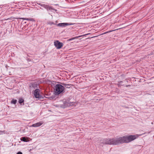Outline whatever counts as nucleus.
<instances>
[{"label": "nucleus", "instance_id": "nucleus-1", "mask_svg": "<svg viewBox=\"0 0 154 154\" xmlns=\"http://www.w3.org/2000/svg\"><path fill=\"white\" fill-rule=\"evenodd\" d=\"M142 134L126 135L117 137L112 139H106L101 140V143L105 144L119 145L124 143H129L137 138Z\"/></svg>", "mask_w": 154, "mask_h": 154}, {"label": "nucleus", "instance_id": "nucleus-2", "mask_svg": "<svg viewBox=\"0 0 154 154\" xmlns=\"http://www.w3.org/2000/svg\"><path fill=\"white\" fill-rule=\"evenodd\" d=\"M64 90L63 86L60 84L56 85L55 86L54 92L56 94H59L63 92Z\"/></svg>", "mask_w": 154, "mask_h": 154}, {"label": "nucleus", "instance_id": "nucleus-3", "mask_svg": "<svg viewBox=\"0 0 154 154\" xmlns=\"http://www.w3.org/2000/svg\"><path fill=\"white\" fill-rule=\"evenodd\" d=\"M54 44L57 49H60L63 45L62 43L60 42L58 40L54 42Z\"/></svg>", "mask_w": 154, "mask_h": 154}, {"label": "nucleus", "instance_id": "nucleus-4", "mask_svg": "<svg viewBox=\"0 0 154 154\" xmlns=\"http://www.w3.org/2000/svg\"><path fill=\"white\" fill-rule=\"evenodd\" d=\"M40 90L38 89H36L34 91V94L35 97L37 98H42V96L40 94Z\"/></svg>", "mask_w": 154, "mask_h": 154}, {"label": "nucleus", "instance_id": "nucleus-5", "mask_svg": "<svg viewBox=\"0 0 154 154\" xmlns=\"http://www.w3.org/2000/svg\"><path fill=\"white\" fill-rule=\"evenodd\" d=\"M63 104L60 105L59 106L62 108H65L67 106H70L72 105V103L71 102H63Z\"/></svg>", "mask_w": 154, "mask_h": 154}, {"label": "nucleus", "instance_id": "nucleus-6", "mask_svg": "<svg viewBox=\"0 0 154 154\" xmlns=\"http://www.w3.org/2000/svg\"><path fill=\"white\" fill-rule=\"evenodd\" d=\"M72 23H59L57 24V26L60 27H65L68 25H72Z\"/></svg>", "mask_w": 154, "mask_h": 154}, {"label": "nucleus", "instance_id": "nucleus-7", "mask_svg": "<svg viewBox=\"0 0 154 154\" xmlns=\"http://www.w3.org/2000/svg\"><path fill=\"white\" fill-rule=\"evenodd\" d=\"M43 122L41 121L39 122H37L36 123L32 125L31 126L32 127H38L41 126L43 124Z\"/></svg>", "mask_w": 154, "mask_h": 154}, {"label": "nucleus", "instance_id": "nucleus-8", "mask_svg": "<svg viewBox=\"0 0 154 154\" xmlns=\"http://www.w3.org/2000/svg\"><path fill=\"white\" fill-rule=\"evenodd\" d=\"M64 87L67 88H70L71 87V85L63 83L62 84Z\"/></svg>", "mask_w": 154, "mask_h": 154}, {"label": "nucleus", "instance_id": "nucleus-9", "mask_svg": "<svg viewBox=\"0 0 154 154\" xmlns=\"http://www.w3.org/2000/svg\"><path fill=\"white\" fill-rule=\"evenodd\" d=\"M21 140L24 142H27L28 141L27 140V138H26L25 137H23L20 138Z\"/></svg>", "mask_w": 154, "mask_h": 154}, {"label": "nucleus", "instance_id": "nucleus-10", "mask_svg": "<svg viewBox=\"0 0 154 154\" xmlns=\"http://www.w3.org/2000/svg\"><path fill=\"white\" fill-rule=\"evenodd\" d=\"M80 35V36H76V37H73V38H72L70 39H69L68 40L69 41H71V40H74V39H77V38H79V37H81L84 35Z\"/></svg>", "mask_w": 154, "mask_h": 154}, {"label": "nucleus", "instance_id": "nucleus-11", "mask_svg": "<svg viewBox=\"0 0 154 154\" xmlns=\"http://www.w3.org/2000/svg\"><path fill=\"white\" fill-rule=\"evenodd\" d=\"M46 9L48 10V11L49 10L50 11H52L53 10H54V9L52 7L49 6L48 5L47 8H46Z\"/></svg>", "mask_w": 154, "mask_h": 154}, {"label": "nucleus", "instance_id": "nucleus-12", "mask_svg": "<svg viewBox=\"0 0 154 154\" xmlns=\"http://www.w3.org/2000/svg\"><path fill=\"white\" fill-rule=\"evenodd\" d=\"M23 19L24 20H26L28 21H34L35 20L33 18H23Z\"/></svg>", "mask_w": 154, "mask_h": 154}, {"label": "nucleus", "instance_id": "nucleus-13", "mask_svg": "<svg viewBox=\"0 0 154 154\" xmlns=\"http://www.w3.org/2000/svg\"><path fill=\"white\" fill-rule=\"evenodd\" d=\"M40 5L41 6L43 7L44 8H45V9H46V8H47L48 6V5H45L44 4H40Z\"/></svg>", "mask_w": 154, "mask_h": 154}, {"label": "nucleus", "instance_id": "nucleus-14", "mask_svg": "<svg viewBox=\"0 0 154 154\" xmlns=\"http://www.w3.org/2000/svg\"><path fill=\"white\" fill-rule=\"evenodd\" d=\"M122 81H121L119 82L118 84H117L119 87H120L121 86L123 85H122Z\"/></svg>", "mask_w": 154, "mask_h": 154}, {"label": "nucleus", "instance_id": "nucleus-15", "mask_svg": "<svg viewBox=\"0 0 154 154\" xmlns=\"http://www.w3.org/2000/svg\"><path fill=\"white\" fill-rule=\"evenodd\" d=\"M24 100L22 98H20L19 100V103H21L23 102Z\"/></svg>", "mask_w": 154, "mask_h": 154}, {"label": "nucleus", "instance_id": "nucleus-16", "mask_svg": "<svg viewBox=\"0 0 154 154\" xmlns=\"http://www.w3.org/2000/svg\"><path fill=\"white\" fill-rule=\"evenodd\" d=\"M17 100H13L11 101V103L15 104L16 103Z\"/></svg>", "mask_w": 154, "mask_h": 154}, {"label": "nucleus", "instance_id": "nucleus-17", "mask_svg": "<svg viewBox=\"0 0 154 154\" xmlns=\"http://www.w3.org/2000/svg\"><path fill=\"white\" fill-rule=\"evenodd\" d=\"M48 24L52 25L55 24V23L53 22H49L48 23Z\"/></svg>", "mask_w": 154, "mask_h": 154}, {"label": "nucleus", "instance_id": "nucleus-18", "mask_svg": "<svg viewBox=\"0 0 154 154\" xmlns=\"http://www.w3.org/2000/svg\"><path fill=\"white\" fill-rule=\"evenodd\" d=\"M5 131H0V134H3V133H4V132Z\"/></svg>", "mask_w": 154, "mask_h": 154}, {"label": "nucleus", "instance_id": "nucleus-19", "mask_svg": "<svg viewBox=\"0 0 154 154\" xmlns=\"http://www.w3.org/2000/svg\"><path fill=\"white\" fill-rule=\"evenodd\" d=\"M17 154H22V153L21 152H18Z\"/></svg>", "mask_w": 154, "mask_h": 154}, {"label": "nucleus", "instance_id": "nucleus-20", "mask_svg": "<svg viewBox=\"0 0 154 154\" xmlns=\"http://www.w3.org/2000/svg\"><path fill=\"white\" fill-rule=\"evenodd\" d=\"M130 86V85H126L125 87H128Z\"/></svg>", "mask_w": 154, "mask_h": 154}, {"label": "nucleus", "instance_id": "nucleus-21", "mask_svg": "<svg viewBox=\"0 0 154 154\" xmlns=\"http://www.w3.org/2000/svg\"><path fill=\"white\" fill-rule=\"evenodd\" d=\"M107 32H105L104 33V34H106V33H107Z\"/></svg>", "mask_w": 154, "mask_h": 154}]
</instances>
